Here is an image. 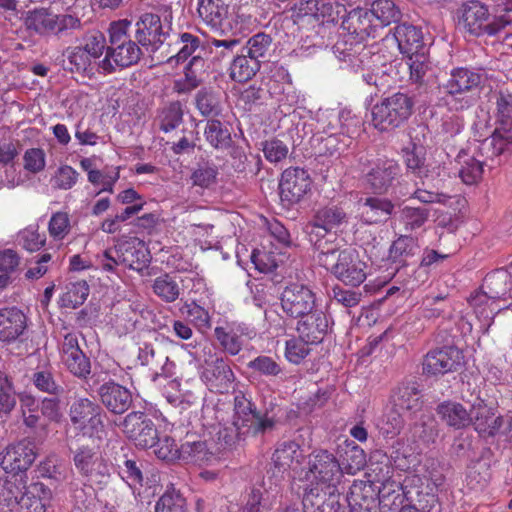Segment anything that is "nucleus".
I'll return each mask as SVG.
<instances>
[{"instance_id":"51","label":"nucleus","mask_w":512,"mask_h":512,"mask_svg":"<svg viewBox=\"0 0 512 512\" xmlns=\"http://www.w3.org/2000/svg\"><path fill=\"white\" fill-rule=\"evenodd\" d=\"M204 136L206 141L216 149L228 147L231 141L229 130L224 127L219 118L207 120Z\"/></svg>"},{"instance_id":"35","label":"nucleus","mask_w":512,"mask_h":512,"mask_svg":"<svg viewBox=\"0 0 512 512\" xmlns=\"http://www.w3.org/2000/svg\"><path fill=\"white\" fill-rule=\"evenodd\" d=\"M360 217L365 224L385 222L394 210V204L385 198L369 197L360 204Z\"/></svg>"},{"instance_id":"25","label":"nucleus","mask_w":512,"mask_h":512,"mask_svg":"<svg viewBox=\"0 0 512 512\" xmlns=\"http://www.w3.org/2000/svg\"><path fill=\"white\" fill-rule=\"evenodd\" d=\"M305 458L303 448L296 441L284 440L278 442L271 458L274 475H283L288 472L297 474L302 470Z\"/></svg>"},{"instance_id":"38","label":"nucleus","mask_w":512,"mask_h":512,"mask_svg":"<svg viewBox=\"0 0 512 512\" xmlns=\"http://www.w3.org/2000/svg\"><path fill=\"white\" fill-rule=\"evenodd\" d=\"M198 16L214 29L221 28L229 13V4L225 0H198Z\"/></svg>"},{"instance_id":"21","label":"nucleus","mask_w":512,"mask_h":512,"mask_svg":"<svg viewBox=\"0 0 512 512\" xmlns=\"http://www.w3.org/2000/svg\"><path fill=\"white\" fill-rule=\"evenodd\" d=\"M37 457L35 445L27 440L8 445L0 452V466L15 477L26 472Z\"/></svg>"},{"instance_id":"20","label":"nucleus","mask_w":512,"mask_h":512,"mask_svg":"<svg viewBox=\"0 0 512 512\" xmlns=\"http://www.w3.org/2000/svg\"><path fill=\"white\" fill-rule=\"evenodd\" d=\"M462 360V352L454 346L435 348L424 356L422 372L428 377L442 376L456 371Z\"/></svg>"},{"instance_id":"34","label":"nucleus","mask_w":512,"mask_h":512,"mask_svg":"<svg viewBox=\"0 0 512 512\" xmlns=\"http://www.w3.org/2000/svg\"><path fill=\"white\" fill-rule=\"evenodd\" d=\"M379 488L381 487L369 479L355 481L350 488L349 504L364 512H370L377 507Z\"/></svg>"},{"instance_id":"47","label":"nucleus","mask_w":512,"mask_h":512,"mask_svg":"<svg viewBox=\"0 0 512 512\" xmlns=\"http://www.w3.org/2000/svg\"><path fill=\"white\" fill-rule=\"evenodd\" d=\"M393 402L400 409L412 413L422 408L420 391L414 383L399 386L393 394Z\"/></svg>"},{"instance_id":"53","label":"nucleus","mask_w":512,"mask_h":512,"mask_svg":"<svg viewBox=\"0 0 512 512\" xmlns=\"http://www.w3.org/2000/svg\"><path fill=\"white\" fill-rule=\"evenodd\" d=\"M89 295V286L86 281L68 283L60 297V303L65 308H77L82 305Z\"/></svg>"},{"instance_id":"39","label":"nucleus","mask_w":512,"mask_h":512,"mask_svg":"<svg viewBox=\"0 0 512 512\" xmlns=\"http://www.w3.org/2000/svg\"><path fill=\"white\" fill-rule=\"evenodd\" d=\"M511 272L507 269H498L486 275L482 289L495 301L506 299L512 291Z\"/></svg>"},{"instance_id":"64","label":"nucleus","mask_w":512,"mask_h":512,"mask_svg":"<svg viewBox=\"0 0 512 512\" xmlns=\"http://www.w3.org/2000/svg\"><path fill=\"white\" fill-rule=\"evenodd\" d=\"M403 425L404 421L400 413L396 410H390L382 417L378 423V428L385 438H393L400 433Z\"/></svg>"},{"instance_id":"58","label":"nucleus","mask_w":512,"mask_h":512,"mask_svg":"<svg viewBox=\"0 0 512 512\" xmlns=\"http://www.w3.org/2000/svg\"><path fill=\"white\" fill-rule=\"evenodd\" d=\"M423 147L413 145L411 149L404 150V159L407 169L414 175L420 178L428 176V168L425 165V158L423 156Z\"/></svg>"},{"instance_id":"31","label":"nucleus","mask_w":512,"mask_h":512,"mask_svg":"<svg viewBox=\"0 0 512 512\" xmlns=\"http://www.w3.org/2000/svg\"><path fill=\"white\" fill-rule=\"evenodd\" d=\"M400 173V166L394 160H379L366 173V181L375 193H384Z\"/></svg>"},{"instance_id":"41","label":"nucleus","mask_w":512,"mask_h":512,"mask_svg":"<svg viewBox=\"0 0 512 512\" xmlns=\"http://www.w3.org/2000/svg\"><path fill=\"white\" fill-rule=\"evenodd\" d=\"M469 416L471 417V423L479 433L493 435L500 425L498 423L500 418L495 417L494 409L481 400L473 404Z\"/></svg>"},{"instance_id":"46","label":"nucleus","mask_w":512,"mask_h":512,"mask_svg":"<svg viewBox=\"0 0 512 512\" xmlns=\"http://www.w3.org/2000/svg\"><path fill=\"white\" fill-rule=\"evenodd\" d=\"M369 10L378 29L398 22L401 18V11L392 0H375Z\"/></svg>"},{"instance_id":"42","label":"nucleus","mask_w":512,"mask_h":512,"mask_svg":"<svg viewBox=\"0 0 512 512\" xmlns=\"http://www.w3.org/2000/svg\"><path fill=\"white\" fill-rule=\"evenodd\" d=\"M195 104L203 117L218 119L223 116L224 106L220 94L211 89L199 90L195 96Z\"/></svg>"},{"instance_id":"52","label":"nucleus","mask_w":512,"mask_h":512,"mask_svg":"<svg viewBox=\"0 0 512 512\" xmlns=\"http://www.w3.org/2000/svg\"><path fill=\"white\" fill-rule=\"evenodd\" d=\"M468 301L479 319H492L496 311L500 309L495 305L496 301L490 298L482 288L471 294Z\"/></svg>"},{"instance_id":"11","label":"nucleus","mask_w":512,"mask_h":512,"mask_svg":"<svg viewBox=\"0 0 512 512\" xmlns=\"http://www.w3.org/2000/svg\"><path fill=\"white\" fill-rule=\"evenodd\" d=\"M342 477L343 469L332 452L318 449L309 454L304 479L310 485L338 486Z\"/></svg>"},{"instance_id":"26","label":"nucleus","mask_w":512,"mask_h":512,"mask_svg":"<svg viewBox=\"0 0 512 512\" xmlns=\"http://www.w3.org/2000/svg\"><path fill=\"white\" fill-rule=\"evenodd\" d=\"M214 334L222 349L231 356L238 355L247 340L255 337L254 328L244 323H232L226 327L218 326Z\"/></svg>"},{"instance_id":"48","label":"nucleus","mask_w":512,"mask_h":512,"mask_svg":"<svg viewBox=\"0 0 512 512\" xmlns=\"http://www.w3.org/2000/svg\"><path fill=\"white\" fill-rule=\"evenodd\" d=\"M116 467L120 478L127 483L133 491L142 486L143 473L139 461L124 456L122 460H116Z\"/></svg>"},{"instance_id":"19","label":"nucleus","mask_w":512,"mask_h":512,"mask_svg":"<svg viewBox=\"0 0 512 512\" xmlns=\"http://www.w3.org/2000/svg\"><path fill=\"white\" fill-rule=\"evenodd\" d=\"M264 85L284 113H289L300 100V95L293 86L291 76L283 66L272 68Z\"/></svg>"},{"instance_id":"61","label":"nucleus","mask_w":512,"mask_h":512,"mask_svg":"<svg viewBox=\"0 0 512 512\" xmlns=\"http://www.w3.org/2000/svg\"><path fill=\"white\" fill-rule=\"evenodd\" d=\"M70 229L71 224L68 213L56 212L52 214L48 223V232L53 240H63L69 234Z\"/></svg>"},{"instance_id":"60","label":"nucleus","mask_w":512,"mask_h":512,"mask_svg":"<svg viewBox=\"0 0 512 512\" xmlns=\"http://www.w3.org/2000/svg\"><path fill=\"white\" fill-rule=\"evenodd\" d=\"M429 213L422 208L405 206L400 211V221L404 224L405 230L413 231L424 225Z\"/></svg>"},{"instance_id":"1","label":"nucleus","mask_w":512,"mask_h":512,"mask_svg":"<svg viewBox=\"0 0 512 512\" xmlns=\"http://www.w3.org/2000/svg\"><path fill=\"white\" fill-rule=\"evenodd\" d=\"M0 498L11 511L16 509L17 512H46L52 492L42 482L28 485L26 476H12L4 482Z\"/></svg>"},{"instance_id":"6","label":"nucleus","mask_w":512,"mask_h":512,"mask_svg":"<svg viewBox=\"0 0 512 512\" xmlns=\"http://www.w3.org/2000/svg\"><path fill=\"white\" fill-rule=\"evenodd\" d=\"M415 99L406 92H394L381 97L371 108V123L375 129L392 131L412 116Z\"/></svg>"},{"instance_id":"33","label":"nucleus","mask_w":512,"mask_h":512,"mask_svg":"<svg viewBox=\"0 0 512 512\" xmlns=\"http://www.w3.org/2000/svg\"><path fill=\"white\" fill-rule=\"evenodd\" d=\"M257 414L255 405L243 393L235 395L232 425L237 437L250 434Z\"/></svg>"},{"instance_id":"14","label":"nucleus","mask_w":512,"mask_h":512,"mask_svg":"<svg viewBox=\"0 0 512 512\" xmlns=\"http://www.w3.org/2000/svg\"><path fill=\"white\" fill-rule=\"evenodd\" d=\"M489 18L487 6L477 0L468 1L462 5V23L466 30L475 36H494L510 23L504 16L495 17L492 21H489Z\"/></svg>"},{"instance_id":"18","label":"nucleus","mask_w":512,"mask_h":512,"mask_svg":"<svg viewBox=\"0 0 512 512\" xmlns=\"http://www.w3.org/2000/svg\"><path fill=\"white\" fill-rule=\"evenodd\" d=\"M316 294L304 284L292 283L287 285L280 296L283 312L290 318L304 317L317 309Z\"/></svg>"},{"instance_id":"40","label":"nucleus","mask_w":512,"mask_h":512,"mask_svg":"<svg viewBox=\"0 0 512 512\" xmlns=\"http://www.w3.org/2000/svg\"><path fill=\"white\" fill-rule=\"evenodd\" d=\"M377 506L380 512H400L405 508L406 497L400 483H386L378 489Z\"/></svg>"},{"instance_id":"29","label":"nucleus","mask_w":512,"mask_h":512,"mask_svg":"<svg viewBox=\"0 0 512 512\" xmlns=\"http://www.w3.org/2000/svg\"><path fill=\"white\" fill-rule=\"evenodd\" d=\"M98 395L101 403L114 414L126 412L132 404L130 390L113 381L102 384L98 389Z\"/></svg>"},{"instance_id":"4","label":"nucleus","mask_w":512,"mask_h":512,"mask_svg":"<svg viewBox=\"0 0 512 512\" xmlns=\"http://www.w3.org/2000/svg\"><path fill=\"white\" fill-rule=\"evenodd\" d=\"M131 22L120 20L111 23L109 27L110 47L106 56L100 61L99 67L105 73H111L116 68H127L136 64L142 51L139 45L129 35Z\"/></svg>"},{"instance_id":"37","label":"nucleus","mask_w":512,"mask_h":512,"mask_svg":"<svg viewBox=\"0 0 512 512\" xmlns=\"http://www.w3.org/2000/svg\"><path fill=\"white\" fill-rule=\"evenodd\" d=\"M138 360L142 365L149 366L156 375L160 376H169L173 366L163 349H156L148 343H144L139 348Z\"/></svg>"},{"instance_id":"28","label":"nucleus","mask_w":512,"mask_h":512,"mask_svg":"<svg viewBox=\"0 0 512 512\" xmlns=\"http://www.w3.org/2000/svg\"><path fill=\"white\" fill-rule=\"evenodd\" d=\"M167 33L163 30L157 14L144 13L136 22L135 37L139 44L151 51L157 50L165 41Z\"/></svg>"},{"instance_id":"13","label":"nucleus","mask_w":512,"mask_h":512,"mask_svg":"<svg viewBox=\"0 0 512 512\" xmlns=\"http://www.w3.org/2000/svg\"><path fill=\"white\" fill-rule=\"evenodd\" d=\"M213 351L211 345H205L203 348L204 354L208 357L204 359L200 379L211 392L228 393L236 380L235 374L224 358L217 357Z\"/></svg>"},{"instance_id":"3","label":"nucleus","mask_w":512,"mask_h":512,"mask_svg":"<svg viewBox=\"0 0 512 512\" xmlns=\"http://www.w3.org/2000/svg\"><path fill=\"white\" fill-rule=\"evenodd\" d=\"M150 263V254L144 243L134 238L120 241L114 247L106 249L97 256V266L102 271L118 274V268L124 267L144 276Z\"/></svg>"},{"instance_id":"27","label":"nucleus","mask_w":512,"mask_h":512,"mask_svg":"<svg viewBox=\"0 0 512 512\" xmlns=\"http://www.w3.org/2000/svg\"><path fill=\"white\" fill-rule=\"evenodd\" d=\"M296 331L307 343L319 344L331 328V318L322 310L315 309L298 318Z\"/></svg>"},{"instance_id":"15","label":"nucleus","mask_w":512,"mask_h":512,"mask_svg":"<svg viewBox=\"0 0 512 512\" xmlns=\"http://www.w3.org/2000/svg\"><path fill=\"white\" fill-rule=\"evenodd\" d=\"M338 58L346 64V67L361 75L362 81L369 86L378 85L379 68L376 65L379 56L361 44H356L350 49H341L340 44L335 46Z\"/></svg>"},{"instance_id":"54","label":"nucleus","mask_w":512,"mask_h":512,"mask_svg":"<svg viewBox=\"0 0 512 512\" xmlns=\"http://www.w3.org/2000/svg\"><path fill=\"white\" fill-rule=\"evenodd\" d=\"M63 67L71 72L84 74L91 70L92 60L81 47L69 48L64 53Z\"/></svg>"},{"instance_id":"62","label":"nucleus","mask_w":512,"mask_h":512,"mask_svg":"<svg viewBox=\"0 0 512 512\" xmlns=\"http://www.w3.org/2000/svg\"><path fill=\"white\" fill-rule=\"evenodd\" d=\"M299 335L286 341L285 356L286 359L293 364L301 363L310 353L309 345Z\"/></svg>"},{"instance_id":"55","label":"nucleus","mask_w":512,"mask_h":512,"mask_svg":"<svg viewBox=\"0 0 512 512\" xmlns=\"http://www.w3.org/2000/svg\"><path fill=\"white\" fill-rule=\"evenodd\" d=\"M458 158L461 164L459 176L462 181L467 185L476 184L482 178V162L474 157H467V155H459Z\"/></svg>"},{"instance_id":"7","label":"nucleus","mask_w":512,"mask_h":512,"mask_svg":"<svg viewBox=\"0 0 512 512\" xmlns=\"http://www.w3.org/2000/svg\"><path fill=\"white\" fill-rule=\"evenodd\" d=\"M348 223L347 213L337 205L319 208L304 228L309 242L320 252L333 246L338 230Z\"/></svg>"},{"instance_id":"30","label":"nucleus","mask_w":512,"mask_h":512,"mask_svg":"<svg viewBox=\"0 0 512 512\" xmlns=\"http://www.w3.org/2000/svg\"><path fill=\"white\" fill-rule=\"evenodd\" d=\"M342 28L359 41L375 37L377 26L369 9L356 8L351 10L342 21Z\"/></svg>"},{"instance_id":"23","label":"nucleus","mask_w":512,"mask_h":512,"mask_svg":"<svg viewBox=\"0 0 512 512\" xmlns=\"http://www.w3.org/2000/svg\"><path fill=\"white\" fill-rule=\"evenodd\" d=\"M59 351L63 365L71 374L78 378H87L91 372V363L79 346L77 333L65 334L59 344Z\"/></svg>"},{"instance_id":"56","label":"nucleus","mask_w":512,"mask_h":512,"mask_svg":"<svg viewBox=\"0 0 512 512\" xmlns=\"http://www.w3.org/2000/svg\"><path fill=\"white\" fill-rule=\"evenodd\" d=\"M155 512H186L185 498L174 488L167 489L156 502Z\"/></svg>"},{"instance_id":"36","label":"nucleus","mask_w":512,"mask_h":512,"mask_svg":"<svg viewBox=\"0 0 512 512\" xmlns=\"http://www.w3.org/2000/svg\"><path fill=\"white\" fill-rule=\"evenodd\" d=\"M394 37L400 52L411 55L425 50L422 31L410 24H400L395 27Z\"/></svg>"},{"instance_id":"49","label":"nucleus","mask_w":512,"mask_h":512,"mask_svg":"<svg viewBox=\"0 0 512 512\" xmlns=\"http://www.w3.org/2000/svg\"><path fill=\"white\" fill-rule=\"evenodd\" d=\"M260 69V62L249 55H239L230 66V77L239 83L250 80Z\"/></svg>"},{"instance_id":"32","label":"nucleus","mask_w":512,"mask_h":512,"mask_svg":"<svg viewBox=\"0 0 512 512\" xmlns=\"http://www.w3.org/2000/svg\"><path fill=\"white\" fill-rule=\"evenodd\" d=\"M27 327V317L16 307L0 309V342L10 343L18 339Z\"/></svg>"},{"instance_id":"22","label":"nucleus","mask_w":512,"mask_h":512,"mask_svg":"<svg viewBox=\"0 0 512 512\" xmlns=\"http://www.w3.org/2000/svg\"><path fill=\"white\" fill-rule=\"evenodd\" d=\"M342 501L347 502L337 486L310 485L303 496L304 512H338Z\"/></svg>"},{"instance_id":"10","label":"nucleus","mask_w":512,"mask_h":512,"mask_svg":"<svg viewBox=\"0 0 512 512\" xmlns=\"http://www.w3.org/2000/svg\"><path fill=\"white\" fill-rule=\"evenodd\" d=\"M490 100L495 105L498 123L490 144L497 154H501L512 146V93L507 88H500L492 92Z\"/></svg>"},{"instance_id":"59","label":"nucleus","mask_w":512,"mask_h":512,"mask_svg":"<svg viewBox=\"0 0 512 512\" xmlns=\"http://www.w3.org/2000/svg\"><path fill=\"white\" fill-rule=\"evenodd\" d=\"M406 65L410 71V80L414 83H422L430 67L425 50L407 55Z\"/></svg>"},{"instance_id":"57","label":"nucleus","mask_w":512,"mask_h":512,"mask_svg":"<svg viewBox=\"0 0 512 512\" xmlns=\"http://www.w3.org/2000/svg\"><path fill=\"white\" fill-rule=\"evenodd\" d=\"M160 129L168 133L176 129L183 120V110L180 102H172L162 109L159 114Z\"/></svg>"},{"instance_id":"24","label":"nucleus","mask_w":512,"mask_h":512,"mask_svg":"<svg viewBox=\"0 0 512 512\" xmlns=\"http://www.w3.org/2000/svg\"><path fill=\"white\" fill-rule=\"evenodd\" d=\"M312 180L302 168H287L283 171L279 183L281 200L288 204L299 203L310 191Z\"/></svg>"},{"instance_id":"43","label":"nucleus","mask_w":512,"mask_h":512,"mask_svg":"<svg viewBox=\"0 0 512 512\" xmlns=\"http://www.w3.org/2000/svg\"><path fill=\"white\" fill-rule=\"evenodd\" d=\"M421 450L418 446H411L403 440H398L393 446L391 460L395 467L401 471H408L420 463Z\"/></svg>"},{"instance_id":"17","label":"nucleus","mask_w":512,"mask_h":512,"mask_svg":"<svg viewBox=\"0 0 512 512\" xmlns=\"http://www.w3.org/2000/svg\"><path fill=\"white\" fill-rule=\"evenodd\" d=\"M118 425L123 434L139 448H152L158 439L157 428L145 412L132 411Z\"/></svg>"},{"instance_id":"44","label":"nucleus","mask_w":512,"mask_h":512,"mask_svg":"<svg viewBox=\"0 0 512 512\" xmlns=\"http://www.w3.org/2000/svg\"><path fill=\"white\" fill-rule=\"evenodd\" d=\"M151 287L153 293L166 303L175 302L181 294L178 277L171 273H163L156 277Z\"/></svg>"},{"instance_id":"2","label":"nucleus","mask_w":512,"mask_h":512,"mask_svg":"<svg viewBox=\"0 0 512 512\" xmlns=\"http://www.w3.org/2000/svg\"><path fill=\"white\" fill-rule=\"evenodd\" d=\"M317 262L339 281L354 287L362 284L370 271L367 261L351 248L338 250L335 246L327 247L318 252Z\"/></svg>"},{"instance_id":"63","label":"nucleus","mask_w":512,"mask_h":512,"mask_svg":"<svg viewBox=\"0 0 512 512\" xmlns=\"http://www.w3.org/2000/svg\"><path fill=\"white\" fill-rule=\"evenodd\" d=\"M79 173L69 165H61L51 178L52 186L60 190H69L75 186Z\"/></svg>"},{"instance_id":"8","label":"nucleus","mask_w":512,"mask_h":512,"mask_svg":"<svg viewBox=\"0 0 512 512\" xmlns=\"http://www.w3.org/2000/svg\"><path fill=\"white\" fill-rule=\"evenodd\" d=\"M28 30L40 36H68L81 28V20L71 14H55L46 8H36L27 12L24 20Z\"/></svg>"},{"instance_id":"16","label":"nucleus","mask_w":512,"mask_h":512,"mask_svg":"<svg viewBox=\"0 0 512 512\" xmlns=\"http://www.w3.org/2000/svg\"><path fill=\"white\" fill-rule=\"evenodd\" d=\"M74 466L79 474L91 484H105L110 477V466L97 448L79 447L73 456Z\"/></svg>"},{"instance_id":"5","label":"nucleus","mask_w":512,"mask_h":512,"mask_svg":"<svg viewBox=\"0 0 512 512\" xmlns=\"http://www.w3.org/2000/svg\"><path fill=\"white\" fill-rule=\"evenodd\" d=\"M213 431L218 436V441L207 438V434H187L180 445L179 460L198 466L214 463L220 451L233 443L234 436L221 427H213Z\"/></svg>"},{"instance_id":"50","label":"nucleus","mask_w":512,"mask_h":512,"mask_svg":"<svg viewBox=\"0 0 512 512\" xmlns=\"http://www.w3.org/2000/svg\"><path fill=\"white\" fill-rule=\"evenodd\" d=\"M419 251V245L415 238L407 235L399 236L389 248V258L393 262L404 264L408 258L413 257Z\"/></svg>"},{"instance_id":"9","label":"nucleus","mask_w":512,"mask_h":512,"mask_svg":"<svg viewBox=\"0 0 512 512\" xmlns=\"http://www.w3.org/2000/svg\"><path fill=\"white\" fill-rule=\"evenodd\" d=\"M103 409L88 398H78L69 409V417L73 427L83 436L101 439L105 434Z\"/></svg>"},{"instance_id":"45","label":"nucleus","mask_w":512,"mask_h":512,"mask_svg":"<svg viewBox=\"0 0 512 512\" xmlns=\"http://www.w3.org/2000/svg\"><path fill=\"white\" fill-rule=\"evenodd\" d=\"M437 412L441 419L449 426L461 429L471 423L469 412L457 402H444L438 405Z\"/></svg>"},{"instance_id":"12","label":"nucleus","mask_w":512,"mask_h":512,"mask_svg":"<svg viewBox=\"0 0 512 512\" xmlns=\"http://www.w3.org/2000/svg\"><path fill=\"white\" fill-rule=\"evenodd\" d=\"M481 80V74L473 70L462 67L453 69L443 85L444 91L450 97L447 100L450 109L462 111L469 108L473 104V99L466 93L478 87Z\"/></svg>"}]
</instances>
